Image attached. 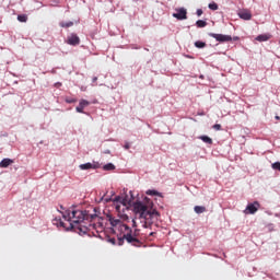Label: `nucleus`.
Wrapping results in <instances>:
<instances>
[{
	"label": "nucleus",
	"mask_w": 280,
	"mask_h": 280,
	"mask_svg": "<svg viewBox=\"0 0 280 280\" xmlns=\"http://www.w3.org/2000/svg\"><path fill=\"white\" fill-rule=\"evenodd\" d=\"M93 211L94 213H91L89 210L75 209V206H72L61 212L63 220L70 222L68 228L60 218H55L52 223L55 226H61L65 231H73L74 233H79V235H86L91 231V228L95 229V224L92 223L84 225V222H91L97 218V209L94 208Z\"/></svg>",
	"instance_id": "1"
},
{
	"label": "nucleus",
	"mask_w": 280,
	"mask_h": 280,
	"mask_svg": "<svg viewBox=\"0 0 280 280\" xmlns=\"http://www.w3.org/2000/svg\"><path fill=\"white\" fill-rule=\"evenodd\" d=\"M144 200L145 202L137 200L132 203V211L136 217L132 219L133 229H137V220H140L143 229H148V226H152V223L161 218V213L154 209V202L148 197Z\"/></svg>",
	"instance_id": "2"
},
{
	"label": "nucleus",
	"mask_w": 280,
	"mask_h": 280,
	"mask_svg": "<svg viewBox=\"0 0 280 280\" xmlns=\"http://www.w3.org/2000/svg\"><path fill=\"white\" fill-rule=\"evenodd\" d=\"M107 219L110 226H119V231L122 233L121 236H118V246H124V242L127 241V244H131V246L141 247L143 243L137 237V233H132V229L128 224L110 214L107 215Z\"/></svg>",
	"instance_id": "3"
},
{
	"label": "nucleus",
	"mask_w": 280,
	"mask_h": 280,
	"mask_svg": "<svg viewBox=\"0 0 280 280\" xmlns=\"http://www.w3.org/2000/svg\"><path fill=\"white\" fill-rule=\"evenodd\" d=\"M208 36L214 38L217 43H231V40H233V37L231 35L209 33Z\"/></svg>",
	"instance_id": "4"
},
{
	"label": "nucleus",
	"mask_w": 280,
	"mask_h": 280,
	"mask_svg": "<svg viewBox=\"0 0 280 280\" xmlns=\"http://www.w3.org/2000/svg\"><path fill=\"white\" fill-rule=\"evenodd\" d=\"M176 13H173V19H177V21H185L187 20V9L178 8L175 9Z\"/></svg>",
	"instance_id": "5"
},
{
	"label": "nucleus",
	"mask_w": 280,
	"mask_h": 280,
	"mask_svg": "<svg viewBox=\"0 0 280 280\" xmlns=\"http://www.w3.org/2000/svg\"><path fill=\"white\" fill-rule=\"evenodd\" d=\"M259 207H260L259 201H254L253 203H248L246 209L244 210V213L246 214L249 213L250 215H253L257 213V211H259Z\"/></svg>",
	"instance_id": "6"
},
{
	"label": "nucleus",
	"mask_w": 280,
	"mask_h": 280,
	"mask_svg": "<svg viewBox=\"0 0 280 280\" xmlns=\"http://www.w3.org/2000/svg\"><path fill=\"white\" fill-rule=\"evenodd\" d=\"M68 45H72V47H77V45H80V37L78 34L72 33L70 36H68Z\"/></svg>",
	"instance_id": "7"
},
{
	"label": "nucleus",
	"mask_w": 280,
	"mask_h": 280,
	"mask_svg": "<svg viewBox=\"0 0 280 280\" xmlns=\"http://www.w3.org/2000/svg\"><path fill=\"white\" fill-rule=\"evenodd\" d=\"M90 105H91V102L82 98L79 102V105L75 107V110H77V113H84V108H86V106H90Z\"/></svg>",
	"instance_id": "8"
},
{
	"label": "nucleus",
	"mask_w": 280,
	"mask_h": 280,
	"mask_svg": "<svg viewBox=\"0 0 280 280\" xmlns=\"http://www.w3.org/2000/svg\"><path fill=\"white\" fill-rule=\"evenodd\" d=\"M80 170H98L100 163L88 162L85 164L79 165Z\"/></svg>",
	"instance_id": "9"
},
{
	"label": "nucleus",
	"mask_w": 280,
	"mask_h": 280,
	"mask_svg": "<svg viewBox=\"0 0 280 280\" xmlns=\"http://www.w3.org/2000/svg\"><path fill=\"white\" fill-rule=\"evenodd\" d=\"M240 19H243V21H250L253 19V14L248 10H242L238 12Z\"/></svg>",
	"instance_id": "10"
},
{
	"label": "nucleus",
	"mask_w": 280,
	"mask_h": 280,
	"mask_svg": "<svg viewBox=\"0 0 280 280\" xmlns=\"http://www.w3.org/2000/svg\"><path fill=\"white\" fill-rule=\"evenodd\" d=\"M270 38H272V35L270 34H260L255 38V40H258V43H266V40H270Z\"/></svg>",
	"instance_id": "11"
},
{
	"label": "nucleus",
	"mask_w": 280,
	"mask_h": 280,
	"mask_svg": "<svg viewBox=\"0 0 280 280\" xmlns=\"http://www.w3.org/2000/svg\"><path fill=\"white\" fill-rule=\"evenodd\" d=\"M12 163H14V160L5 158L0 162V167H10V165H12Z\"/></svg>",
	"instance_id": "12"
},
{
	"label": "nucleus",
	"mask_w": 280,
	"mask_h": 280,
	"mask_svg": "<svg viewBox=\"0 0 280 280\" xmlns=\"http://www.w3.org/2000/svg\"><path fill=\"white\" fill-rule=\"evenodd\" d=\"M200 141H203V143H207L208 145H213V139H211L209 136H200Z\"/></svg>",
	"instance_id": "13"
},
{
	"label": "nucleus",
	"mask_w": 280,
	"mask_h": 280,
	"mask_svg": "<svg viewBox=\"0 0 280 280\" xmlns=\"http://www.w3.org/2000/svg\"><path fill=\"white\" fill-rule=\"evenodd\" d=\"M147 196H159L160 198H163V194L159 192L155 189H149L145 191Z\"/></svg>",
	"instance_id": "14"
},
{
	"label": "nucleus",
	"mask_w": 280,
	"mask_h": 280,
	"mask_svg": "<svg viewBox=\"0 0 280 280\" xmlns=\"http://www.w3.org/2000/svg\"><path fill=\"white\" fill-rule=\"evenodd\" d=\"M194 211H195V213L200 215V213H205L207 211V207H205V206H195Z\"/></svg>",
	"instance_id": "15"
},
{
	"label": "nucleus",
	"mask_w": 280,
	"mask_h": 280,
	"mask_svg": "<svg viewBox=\"0 0 280 280\" xmlns=\"http://www.w3.org/2000/svg\"><path fill=\"white\" fill-rule=\"evenodd\" d=\"M103 170H104L105 172H113V170H115V164H113V163H107V164H105V165L103 166Z\"/></svg>",
	"instance_id": "16"
},
{
	"label": "nucleus",
	"mask_w": 280,
	"mask_h": 280,
	"mask_svg": "<svg viewBox=\"0 0 280 280\" xmlns=\"http://www.w3.org/2000/svg\"><path fill=\"white\" fill-rule=\"evenodd\" d=\"M107 242L113 244V246H119V236H117V240L115 237H109L107 238Z\"/></svg>",
	"instance_id": "17"
},
{
	"label": "nucleus",
	"mask_w": 280,
	"mask_h": 280,
	"mask_svg": "<svg viewBox=\"0 0 280 280\" xmlns=\"http://www.w3.org/2000/svg\"><path fill=\"white\" fill-rule=\"evenodd\" d=\"M195 47H197V49H205V47H207V43L197 40L195 42Z\"/></svg>",
	"instance_id": "18"
},
{
	"label": "nucleus",
	"mask_w": 280,
	"mask_h": 280,
	"mask_svg": "<svg viewBox=\"0 0 280 280\" xmlns=\"http://www.w3.org/2000/svg\"><path fill=\"white\" fill-rule=\"evenodd\" d=\"M18 21H20V23H27V15L26 14L18 15Z\"/></svg>",
	"instance_id": "19"
},
{
	"label": "nucleus",
	"mask_w": 280,
	"mask_h": 280,
	"mask_svg": "<svg viewBox=\"0 0 280 280\" xmlns=\"http://www.w3.org/2000/svg\"><path fill=\"white\" fill-rule=\"evenodd\" d=\"M114 202H120V205H124V207H126V199L119 196L115 197Z\"/></svg>",
	"instance_id": "20"
},
{
	"label": "nucleus",
	"mask_w": 280,
	"mask_h": 280,
	"mask_svg": "<svg viewBox=\"0 0 280 280\" xmlns=\"http://www.w3.org/2000/svg\"><path fill=\"white\" fill-rule=\"evenodd\" d=\"M196 25H197L198 27H207V21L198 20V21L196 22Z\"/></svg>",
	"instance_id": "21"
},
{
	"label": "nucleus",
	"mask_w": 280,
	"mask_h": 280,
	"mask_svg": "<svg viewBox=\"0 0 280 280\" xmlns=\"http://www.w3.org/2000/svg\"><path fill=\"white\" fill-rule=\"evenodd\" d=\"M208 8H209V10L215 11V10H218L219 7H218V3L211 2L208 4Z\"/></svg>",
	"instance_id": "22"
},
{
	"label": "nucleus",
	"mask_w": 280,
	"mask_h": 280,
	"mask_svg": "<svg viewBox=\"0 0 280 280\" xmlns=\"http://www.w3.org/2000/svg\"><path fill=\"white\" fill-rule=\"evenodd\" d=\"M60 26L61 27H73V22H61Z\"/></svg>",
	"instance_id": "23"
},
{
	"label": "nucleus",
	"mask_w": 280,
	"mask_h": 280,
	"mask_svg": "<svg viewBox=\"0 0 280 280\" xmlns=\"http://www.w3.org/2000/svg\"><path fill=\"white\" fill-rule=\"evenodd\" d=\"M272 170H277L278 172H280V162H275L272 165H271Z\"/></svg>",
	"instance_id": "24"
},
{
	"label": "nucleus",
	"mask_w": 280,
	"mask_h": 280,
	"mask_svg": "<svg viewBox=\"0 0 280 280\" xmlns=\"http://www.w3.org/2000/svg\"><path fill=\"white\" fill-rule=\"evenodd\" d=\"M67 104H75V98H66Z\"/></svg>",
	"instance_id": "25"
},
{
	"label": "nucleus",
	"mask_w": 280,
	"mask_h": 280,
	"mask_svg": "<svg viewBox=\"0 0 280 280\" xmlns=\"http://www.w3.org/2000/svg\"><path fill=\"white\" fill-rule=\"evenodd\" d=\"M213 129L214 130H222V125L215 124V125H213Z\"/></svg>",
	"instance_id": "26"
},
{
	"label": "nucleus",
	"mask_w": 280,
	"mask_h": 280,
	"mask_svg": "<svg viewBox=\"0 0 280 280\" xmlns=\"http://www.w3.org/2000/svg\"><path fill=\"white\" fill-rule=\"evenodd\" d=\"M124 148L128 150L130 148V142L126 141Z\"/></svg>",
	"instance_id": "27"
},
{
	"label": "nucleus",
	"mask_w": 280,
	"mask_h": 280,
	"mask_svg": "<svg viewBox=\"0 0 280 280\" xmlns=\"http://www.w3.org/2000/svg\"><path fill=\"white\" fill-rule=\"evenodd\" d=\"M197 16H202V9L197 10Z\"/></svg>",
	"instance_id": "28"
},
{
	"label": "nucleus",
	"mask_w": 280,
	"mask_h": 280,
	"mask_svg": "<svg viewBox=\"0 0 280 280\" xmlns=\"http://www.w3.org/2000/svg\"><path fill=\"white\" fill-rule=\"evenodd\" d=\"M92 82H93V84H95V82H97V77H94V78L92 79Z\"/></svg>",
	"instance_id": "29"
},
{
	"label": "nucleus",
	"mask_w": 280,
	"mask_h": 280,
	"mask_svg": "<svg viewBox=\"0 0 280 280\" xmlns=\"http://www.w3.org/2000/svg\"><path fill=\"white\" fill-rule=\"evenodd\" d=\"M131 49H141V47H139V46H133V47H131Z\"/></svg>",
	"instance_id": "30"
},
{
	"label": "nucleus",
	"mask_w": 280,
	"mask_h": 280,
	"mask_svg": "<svg viewBox=\"0 0 280 280\" xmlns=\"http://www.w3.org/2000/svg\"><path fill=\"white\" fill-rule=\"evenodd\" d=\"M55 86H62V83L57 82V83L55 84Z\"/></svg>",
	"instance_id": "31"
},
{
	"label": "nucleus",
	"mask_w": 280,
	"mask_h": 280,
	"mask_svg": "<svg viewBox=\"0 0 280 280\" xmlns=\"http://www.w3.org/2000/svg\"><path fill=\"white\" fill-rule=\"evenodd\" d=\"M104 154H110V150L104 151Z\"/></svg>",
	"instance_id": "32"
},
{
	"label": "nucleus",
	"mask_w": 280,
	"mask_h": 280,
	"mask_svg": "<svg viewBox=\"0 0 280 280\" xmlns=\"http://www.w3.org/2000/svg\"><path fill=\"white\" fill-rule=\"evenodd\" d=\"M122 220H128V214H125V215L122 217Z\"/></svg>",
	"instance_id": "33"
},
{
	"label": "nucleus",
	"mask_w": 280,
	"mask_h": 280,
	"mask_svg": "<svg viewBox=\"0 0 280 280\" xmlns=\"http://www.w3.org/2000/svg\"><path fill=\"white\" fill-rule=\"evenodd\" d=\"M105 202H110V198H105Z\"/></svg>",
	"instance_id": "34"
},
{
	"label": "nucleus",
	"mask_w": 280,
	"mask_h": 280,
	"mask_svg": "<svg viewBox=\"0 0 280 280\" xmlns=\"http://www.w3.org/2000/svg\"><path fill=\"white\" fill-rule=\"evenodd\" d=\"M233 40H240V37H233Z\"/></svg>",
	"instance_id": "35"
},
{
	"label": "nucleus",
	"mask_w": 280,
	"mask_h": 280,
	"mask_svg": "<svg viewBox=\"0 0 280 280\" xmlns=\"http://www.w3.org/2000/svg\"><path fill=\"white\" fill-rule=\"evenodd\" d=\"M60 207V209L62 210V211H65V207L63 206H59Z\"/></svg>",
	"instance_id": "36"
},
{
	"label": "nucleus",
	"mask_w": 280,
	"mask_h": 280,
	"mask_svg": "<svg viewBox=\"0 0 280 280\" xmlns=\"http://www.w3.org/2000/svg\"><path fill=\"white\" fill-rule=\"evenodd\" d=\"M116 211H119V206H116Z\"/></svg>",
	"instance_id": "37"
},
{
	"label": "nucleus",
	"mask_w": 280,
	"mask_h": 280,
	"mask_svg": "<svg viewBox=\"0 0 280 280\" xmlns=\"http://www.w3.org/2000/svg\"><path fill=\"white\" fill-rule=\"evenodd\" d=\"M276 119H278V120H279V119H280V117H279V116H276Z\"/></svg>",
	"instance_id": "38"
},
{
	"label": "nucleus",
	"mask_w": 280,
	"mask_h": 280,
	"mask_svg": "<svg viewBox=\"0 0 280 280\" xmlns=\"http://www.w3.org/2000/svg\"><path fill=\"white\" fill-rule=\"evenodd\" d=\"M150 235H154V232H151Z\"/></svg>",
	"instance_id": "39"
},
{
	"label": "nucleus",
	"mask_w": 280,
	"mask_h": 280,
	"mask_svg": "<svg viewBox=\"0 0 280 280\" xmlns=\"http://www.w3.org/2000/svg\"><path fill=\"white\" fill-rule=\"evenodd\" d=\"M145 49V51H149V49L148 48H144Z\"/></svg>",
	"instance_id": "40"
},
{
	"label": "nucleus",
	"mask_w": 280,
	"mask_h": 280,
	"mask_svg": "<svg viewBox=\"0 0 280 280\" xmlns=\"http://www.w3.org/2000/svg\"><path fill=\"white\" fill-rule=\"evenodd\" d=\"M59 213H62V211L58 210Z\"/></svg>",
	"instance_id": "41"
},
{
	"label": "nucleus",
	"mask_w": 280,
	"mask_h": 280,
	"mask_svg": "<svg viewBox=\"0 0 280 280\" xmlns=\"http://www.w3.org/2000/svg\"><path fill=\"white\" fill-rule=\"evenodd\" d=\"M200 78H205L203 75H200Z\"/></svg>",
	"instance_id": "42"
}]
</instances>
